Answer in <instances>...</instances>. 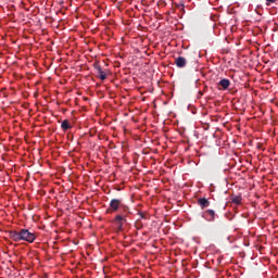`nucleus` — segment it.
<instances>
[{"instance_id":"nucleus-15","label":"nucleus","mask_w":278,"mask_h":278,"mask_svg":"<svg viewBox=\"0 0 278 278\" xmlns=\"http://www.w3.org/2000/svg\"><path fill=\"white\" fill-rule=\"evenodd\" d=\"M200 97H203V91H199Z\"/></svg>"},{"instance_id":"nucleus-14","label":"nucleus","mask_w":278,"mask_h":278,"mask_svg":"<svg viewBox=\"0 0 278 278\" xmlns=\"http://www.w3.org/2000/svg\"><path fill=\"white\" fill-rule=\"evenodd\" d=\"M268 1L269 3H275L276 0H266Z\"/></svg>"},{"instance_id":"nucleus-17","label":"nucleus","mask_w":278,"mask_h":278,"mask_svg":"<svg viewBox=\"0 0 278 278\" xmlns=\"http://www.w3.org/2000/svg\"><path fill=\"white\" fill-rule=\"evenodd\" d=\"M136 227H137V229H140V227H138V224H136Z\"/></svg>"},{"instance_id":"nucleus-1","label":"nucleus","mask_w":278,"mask_h":278,"mask_svg":"<svg viewBox=\"0 0 278 278\" xmlns=\"http://www.w3.org/2000/svg\"><path fill=\"white\" fill-rule=\"evenodd\" d=\"M122 205H123V199H112L106 210V214H114V212H118Z\"/></svg>"},{"instance_id":"nucleus-7","label":"nucleus","mask_w":278,"mask_h":278,"mask_svg":"<svg viewBox=\"0 0 278 278\" xmlns=\"http://www.w3.org/2000/svg\"><path fill=\"white\" fill-rule=\"evenodd\" d=\"M175 64L178 68H186V64H188V61L184 56H178L175 59Z\"/></svg>"},{"instance_id":"nucleus-5","label":"nucleus","mask_w":278,"mask_h":278,"mask_svg":"<svg viewBox=\"0 0 278 278\" xmlns=\"http://www.w3.org/2000/svg\"><path fill=\"white\" fill-rule=\"evenodd\" d=\"M113 223L117 229V231H123V225L127 223V219L123 218L122 216H115Z\"/></svg>"},{"instance_id":"nucleus-3","label":"nucleus","mask_w":278,"mask_h":278,"mask_svg":"<svg viewBox=\"0 0 278 278\" xmlns=\"http://www.w3.org/2000/svg\"><path fill=\"white\" fill-rule=\"evenodd\" d=\"M216 216H218L216 214V211L212 210V208H208L206 210L203 214H202V217H204L207 223H214V220H216Z\"/></svg>"},{"instance_id":"nucleus-16","label":"nucleus","mask_w":278,"mask_h":278,"mask_svg":"<svg viewBox=\"0 0 278 278\" xmlns=\"http://www.w3.org/2000/svg\"><path fill=\"white\" fill-rule=\"evenodd\" d=\"M141 218H144V213H140Z\"/></svg>"},{"instance_id":"nucleus-9","label":"nucleus","mask_w":278,"mask_h":278,"mask_svg":"<svg viewBox=\"0 0 278 278\" xmlns=\"http://www.w3.org/2000/svg\"><path fill=\"white\" fill-rule=\"evenodd\" d=\"M198 205L201 207V210H205L206 207H210V200L206 198H199Z\"/></svg>"},{"instance_id":"nucleus-11","label":"nucleus","mask_w":278,"mask_h":278,"mask_svg":"<svg viewBox=\"0 0 278 278\" xmlns=\"http://www.w3.org/2000/svg\"><path fill=\"white\" fill-rule=\"evenodd\" d=\"M230 201L235 205H241L242 204V195H231Z\"/></svg>"},{"instance_id":"nucleus-12","label":"nucleus","mask_w":278,"mask_h":278,"mask_svg":"<svg viewBox=\"0 0 278 278\" xmlns=\"http://www.w3.org/2000/svg\"><path fill=\"white\" fill-rule=\"evenodd\" d=\"M71 123L68 122V119H64L61 124V128L63 129V131H68V129H71Z\"/></svg>"},{"instance_id":"nucleus-2","label":"nucleus","mask_w":278,"mask_h":278,"mask_svg":"<svg viewBox=\"0 0 278 278\" xmlns=\"http://www.w3.org/2000/svg\"><path fill=\"white\" fill-rule=\"evenodd\" d=\"M34 242L36 240V233L29 231L28 229H21L20 230V242Z\"/></svg>"},{"instance_id":"nucleus-4","label":"nucleus","mask_w":278,"mask_h":278,"mask_svg":"<svg viewBox=\"0 0 278 278\" xmlns=\"http://www.w3.org/2000/svg\"><path fill=\"white\" fill-rule=\"evenodd\" d=\"M93 68L97 71L98 77L101 79V81H105V79H108V74L103 72L99 63H93Z\"/></svg>"},{"instance_id":"nucleus-10","label":"nucleus","mask_w":278,"mask_h":278,"mask_svg":"<svg viewBox=\"0 0 278 278\" xmlns=\"http://www.w3.org/2000/svg\"><path fill=\"white\" fill-rule=\"evenodd\" d=\"M218 86H220L223 88V90H227V88H229V86H231V81L227 78H223L219 83Z\"/></svg>"},{"instance_id":"nucleus-8","label":"nucleus","mask_w":278,"mask_h":278,"mask_svg":"<svg viewBox=\"0 0 278 278\" xmlns=\"http://www.w3.org/2000/svg\"><path fill=\"white\" fill-rule=\"evenodd\" d=\"M9 237L13 242H21V231L11 230L9 231Z\"/></svg>"},{"instance_id":"nucleus-13","label":"nucleus","mask_w":278,"mask_h":278,"mask_svg":"<svg viewBox=\"0 0 278 278\" xmlns=\"http://www.w3.org/2000/svg\"><path fill=\"white\" fill-rule=\"evenodd\" d=\"M177 8L180 10V12H186V4L184 2H180V4H177Z\"/></svg>"},{"instance_id":"nucleus-6","label":"nucleus","mask_w":278,"mask_h":278,"mask_svg":"<svg viewBox=\"0 0 278 278\" xmlns=\"http://www.w3.org/2000/svg\"><path fill=\"white\" fill-rule=\"evenodd\" d=\"M118 214L116 216H122L123 218H125V220H127V216H129V214H131V211L129 210V206L123 204L122 207L118 210Z\"/></svg>"}]
</instances>
